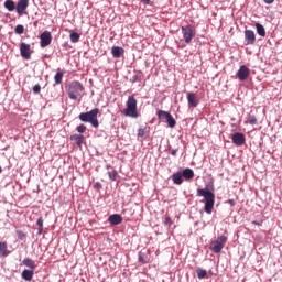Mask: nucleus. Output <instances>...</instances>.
<instances>
[{
    "label": "nucleus",
    "instance_id": "473e14b6",
    "mask_svg": "<svg viewBox=\"0 0 282 282\" xmlns=\"http://www.w3.org/2000/svg\"><path fill=\"white\" fill-rule=\"evenodd\" d=\"M164 225L169 226V228H171V226H173V220L171 219V217H165L164 219Z\"/></svg>",
    "mask_w": 282,
    "mask_h": 282
},
{
    "label": "nucleus",
    "instance_id": "4be33fe9",
    "mask_svg": "<svg viewBox=\"0 0 282 282\" xmlns=\"http://www.w3.org/2000/svg\"><path fill=\"white\" fill-rule=\"evenodd\" d=\"M70 140L76 142L77 147H83V142H85V137L80 134H73L70 135Z\"/></svg>",
    "mask_w": 282,
    "mask_h": 282
},
{
    "label": "nucleus",
    "instance_id": "1a4fd4ad",
    "mask_svg": "<svg viewBox=\"0 0 282 282\" xmlns=\"http://www.w3.org/2000/svg\"><path fill=\"white\" fill-rule=\"evenodd\" d=\"M52 44V33L50 31H44L40 35V45L41 47H47Z\"/></svg>",
    "mask_w": 282,
    "mask_h": 282
},
{
    "label": "nucleus",
    "instance_id": "9b49d317",
    "mask_svg": "<svg viewBox=\"0 0 282 282\" xmlns=\"http://www.w3.org/2000/svg\"><path fill=\"white\" fill-rule=\"evenodd\" d=\"M20 56L25 58V61H30V58H32V53H30V44L25 42L20 44Z\"/></svg>",
    "mask_w": 282,
    "mask_h": 282
},
{
    "label": "nucleus",
    "instance_id": "412c9836",
    "mask_svg": "<svg viewBox=\"0 0 282 282\" xmlns=\"http://www.w3.org/2000/svg\"><path fill=\"white\" fill-rule=\"evenodd\" d=\"M3 6L8 12H14L17 10V2L14 0H6Z\"/></svg>",
    "mask_w": 282,
    "mask_h": 282
},
{
    "label": "nucleus",
    "instance_id": "2eb2a0df",
    "mask_svg": "<svg viewBox=\"0 0 282 282\" xmlns=\"http://www.w3.org/2000/svg\"><path fill=\"white\" fill-rule=\"evenodd\" d=\"M108 221L111 226H120L122 224V216L120 214H112L108 217Z\"/></svg>",
    "mask_w": 282,
    "mask_h": 282
},
{
    "label": "nucleus",
    "instance_id": "423d86ee",
    "mask_svg": "<svg viewBox=\"0 0 282 282\" xmlns=\"http://www.w3.org/2000/svg\"><path fill=\"white\" fill-rule=\"evenodd\" d=\"M156 116H158L159 120H165L167 122V127H170V129L175 128V124H177V121H175V118H173V115H171L167 111L159 110L156 112Z\"/></svg>",
    "mask_w": 282,
    "mask_h": 282
},
{
    "label": "nucleus",
    "instance_id": "c756f323",
    "mask_svg": "<svg viewBox=\"0 0 282 282\" xmlns=\"http://www.w3.org/2000/svg\"><path fill=\"white\" fill-rule=\"evenodd\" d=\"M15 34H23V32H25V28L23 26V24H18L14 29Z\"/></svg>",
    "mask_w": 282,
    "mask_h": 282
},
{
    "label": "nucleus",
    "instance_id": "b1692460",
    "mask_svg": "<svg viewBox=\"0 0 282 282\" xmlns=\"http://www.w3.org/2000/svg\"><path fill=\"white\" fill-rule=\"evenodd\" d=\"M256 30H257V34H259V36H262V37L265 36V28L263 26V24L257 22Z\"/></svg>",
    "mask_w": 282,
    "mask_h": 282
},
{
    "label": "nucleus",
    "instance_id": "a878e982",
    "mask_svg": "<svg viewBox=\"0 0 282 282\" xmlns=\"http://www.w3.org/2000/svg\"><path fill=\"white\" fill-rule=\"evenodd\" d=\"M54 80H55L54 86L61 85V83H63V72H57L54 76Z\"/></svg>",
    "mask_w": 282,
    "mask_h": 282
},
{
    "label": "nucleus",
    "instance_id": "393cba45",
    "mask_svg": "<svg viewBox=\"0 0 282 282\" xmlns=\"http://www.w3.org/2000/svg\"><path fill=\"white\" fill-rule=\"evenodd\" d=\"M69 39H70V43H78V41H80V34L76 33L74 31H69Z\"/></svg>",
    "mask_w": 282,
    "mask_h": 282
},
{
    "label": "nucleus",
    "instance_id": "6ab92c4d",
    "mask_svg": "<svg viewBox=\"0 0 282 282\" xmlns=\"http://www.w3.org/2000/svg\"><path fill=\"white\" fill-rule=\"evenodd\" d=\"M10 254V250H8V242L0 241V259H3Z\"/></svg>",
    "mask_w": 282,
    "mask_h": 282
},
{
    "label": "nucleus",
    "instance_id": "aec40b11",
    "mask_svg": "<svg viewBox=\"0 0 282 282\" xmlns=\"http://www.w3.org/2000/svg\"><path fill=\"white\" fill-rule=\"evenodd\" d=\"M111 54H112L113 58H121L122 54H124V48H122L120 46H113L111 48Z\"/></svg>",
    "mask_w": 282,
    "mask_h": 282
},
{
    "label": "nucleus",
    "instance_id": "bb28decb",
    "mask_svg": "<svg viewBox=\"0 0 282 282\" xmlns=\"http://www.w3.org/2000/svg\"><path fill=\"white\" fill-rule=\"evenodd\" d=\"M140 80H142V72L138 70L135 73V75L132 76V78L130 79L131 83H140Z\"/></svg>",
    "mask_w": 282,
    "mask_h": 282
},
{
    "label": "nucleus",
    "instance_id": "7c9ffc66",
    "mask_svg": "<svg viewBox=\"0 0 282 282\" xmlns=\"http://www.w3.org/2000/svg\"><path fill=\"white\" fill-rule=\"evenodd\" d=\"M108 177L109 180H111V182H116V180L118 178V172L116 171L108 172Z\"/></svg>",
    "mask_w": 282,
    "mask_h": 282
},
{
    "label": "nucleus",
    "instance_id": "c9c22d12",
    "mask_svg": "<svg viewBox=\"0 0 282 282\" xmlns=\"http://www.w3.org/2000/svg\"><path fill=\"white\" fill-rule=\"evenodd\" d=\"M145 130H144V128H140L139 130H138V138H144V135H145Z\"/></svg>",
    "mask_w": 282,
    "mask_h": 282
},
{
    "label": "nucleus",
    "instance_id": "49530a36",
    "mask_svg": "<svg viewBox=\"0 0 282 282\" xmlns=\"http://www.w3.org/2000/svg\"><path fill=\"white\" fill-rule=\"evenodd\" d=\"M2 171H3V169H1V166H0V173H2Z\"/></svg>",
    "mask_w": 282,
    "mask_h": 282
},
{
    "label": "nucleus",
    "instance_id": "f704fd0d",
    "mask_svg": "<svg viewBox=\"0 0 282 282\" xmlns=\"http://www.w3.org/2000/svg\"><path fill=\"white\" fill-rule=\"evenodd\" d=\"M33 94H41V85L36 84L33 86Z\"/></svg>",
    "mask_w": 282,
    "mask_h": 282
},
{
    "label": "nucleus",
    "instance_id": "c85d7f7f",
    "mask_svg": "<svg viewBox=\"0 0 282 282\" xmlns=\"http://www.w3.org/2000/svg\"><path fill=\"white\" fill-rule=\"evenodd\" d=\"M139 261L140 263H149V258L143 252H139Z\"/></svg>",
    "mask_w": 282,
    "mask_h": 282
},
{
    "label": "nucleus",
    "instance_id": "4c0bfd02",
    "mask_svg": "<svg viewBox=\"0 0 282 282\" xmlns=\"http://www.w3.org/2000/svg\"><path fill=\"white\" fill-rule=\"evenodd\" d=\"M36 224H37L39 228H43V217L37 218Z\"/></svg>",
    "mask_w": 282,
    "mask_h": 282
},
{
    "label": "nucleus",
    "instance_id": "2f4dec72",
    "mask_svg": "<svg viewBox=\"0 0 282 282\" xmlns=\"http://www.w3.org/2000/svg\"><path fill=\"white\" fill-rule=\"evenodd\" d=\"M76 131L78 133H85L87 131V127L85 124H79L77 128H76Z\"/></svg>",
    "mask_w": 282,
    "mask_h": 282
},
{
    "label": "nucleus",
    "instance_id": "a211bd4d",
    "mask_svg": "<svg viewBox=\"0 0 282 282\" xmlns=\"http://www.w3.org/2000/svg\"><path fill=\"white\" fill-rule=\"evenodd\" d=\"M181 175H183V180L188 181V180H193V177H195V172L191 167H187L181 172Z\"/></svg>",
    "mask_w": 282,
    "mask_h": 282
},
{
    "label": "nucleus",
    "instance_id": "a18cd8bd",
    "mask_svg": "<svg viewBox=\"0 0 282 282\" xmlns=\"http://www.w3.org/2000/svg\"><path fill=\"white\" fill-rule=\"evenodd\" d=\"M106 169H107V170L111 169V165H106Z\"/></svg>",
    "mask_w": 282,
    "mask_h": 282
},
{
    "label": "nucleus",
    "instance_id": "f3484780",
    "mask_svg": "<svg viewBox=\"0 0 282 282\" xmlns=\"http://www.w3.org/2000/svg\"><path fill=\"white\" fill-rule=\"evenodd\" d=\"M21 278L24 281H32V279H34V269H24L21 273Z\"/></svg>",
    "mask_w": 282,
    "mask_h": 282
},
{
    "label": "nucleus",
    "instance_id": "39448f33",
    "mask_svg": "<svg viewBox=\"0 0 282 282\" xmlns=\"http://www.w3.org/2000/svg\"><path fill=\"white\" fill-rule=\"evenodd\" d=\"M227 241H228V237L219 236L216 240L210 241L209 250L214 252V254H219V252L224 250V247L226 246Z\"/></svg>",
    "mask_w": 282,
    "mask_h": 282
},
{
    "label": "nucleus",
    "instance_id": "79ce46f5",
    "mask_svg": "<svg viewBox=\"0 0 282 282\" xmlns=\"http://www.w3.org/2000/svg\"><path fill=\"white\" fill-rule=\"evenodd\" d=\"M37 235H43V227L37 228Z\"/></svg>",
    "mask_w": 282,
    "mask_h": 282
},
{
    "label": "nucleus",
    "instance_id": "20e7f679",
    "mask_svg": "<svg viewBox=\"0 0 282 282\" xmlns=\"http://www.w3.org/2000/svg\"><path fill=\"white\" fill-rule=\"evenodd\" d=\"M124 116L128 118H138V100L134 96H129L127 107L123 110Z\"/></svg>",
    "mask_w": 282,
    "mask_h": 282
},
{
    "label": "nucleus",
    "instance_id": "e433bc0d",
    "mask_svg": "<svg viewBox=\"0 0 282 282\" xmlns=\"http://www.w3.org/2000/svg\"><path fill=\"white\" fill-rule=\"evenodd\" d=\"M249 124H257V117L250 116L249 117Z\"/></svg>",
    "mask_w": 282,
    "mask_h": 282
},
{
    "label": "nucleus",
    "instance_id": "7ed1b4c3",
    "mask_svg": "<svg viewBox=\"0 0 282 282\" xmlns=\"http://www.w3.org/2000/svg\"><path fill=\"white\" fill-rule=\"evenodd\" d=\"M98 113H100V109L95 108L87 112H82L79 115V120L82 122H89L91 127H95V129H98L100 123L98 122Z\"/></svg>",
    "mask_w": 282,
    "mask_h": 282
},
{
    "label": "nucleus",
    "instance_id": "dca6fc26",
    "mask_svg": "<svg viewBox=\"0 0 282 282\" xmlns=\"http://www.w3.org/2000/svg\"><path fill=\"white\" fill-rule=\"evenodd\" d=\"M172 182L173 184H176V186H182V184H184V177L181 171L172 174Z\"/></svg>",
    "mask_w": 282,
    "mask_h": 282
},
{
    "label": "nucleus",
    "instance_id": "f8f14e48",
    "mask_svg": "<svg viewBox=\"0 0 282 282\" xmlns=\"http://www.w3.org/2000/svg\"><path fill=\"white\" fill-rule=\"evenodd\" d=\"M231 141L236 147H243L246 144V135L241 132H236L231 135Z\"/></svg>",
    "mask_w": 282,
    "mask_h": 282
},
{
    "label": "nucleus",
    "instance_id": "c03bdc74",
    "mask_svg": "<svg viewBox=\"0 0 282 282\" xmlns=\"http://www.w3.org/2000/svg\"><path fill=\"white\" fill-rule=\"evenodd\" d=\"M252 224H253L254 226H260V224H259L257 220H253Z\"/></svg>",
    "mask_w": 282,
    "mask_h": 282
},
{
    "label": "nucleus",
    "instance_id": "4468645a",
    "mask_svg": "<svg viewBox=\"0 0 282 282\" xmlns=\"http://www.w3.org/2000/svg\"><path fill=\"white\" fill-rule=\"evenodd\" d=\"M187 105L189 109H195L197 105H199V100L197 99V95H195V93H187Z\"/></svg>",
    "mask_w": 282,
    "mask_h": 282
},
{
    "label": "nucleus",
    "instance_id": "6e6552de",
    "mask_svg": "<svg viewBox=\"0 0 282 282\" xmlns=\"http://www.w3.org/2000/svg\"><path fill=\"white\" fill-rule=\"evenodd\" d=\"M181 32L183 34V39L185 43H191L193 41V37L195 36V33L193 32V26L186 25L181 28Z\"/></svg>",
    "mask_w": 282,
    "mask_h": 282
},
{
    "label": "nucleus",
    "instance_id": "ea45409f",
    "mask_svg": "<svg viewBox=\"0 0 282 282\" xmlns=\"http://www.w3.org/2000/svg\"><path fill=\"white\" fill-rule=\"evenodd\" d=\"M171 155H173L175 158V155H177V149L172 150Z\"/></svg>",
    "mask_w": 282,
    "mask_h": 282
},
{
    "label": "nucleus",
    "instance_id": "a19ab883",
    "mask_svg": "<svg viewBox=\"0 0 282 282\" xmlns=\"http://www.w3.org/2000/svg\"><path fill=\"white\" fill-rule=\"evenodd\" d=\"M227 204H229L230 206H235V199L227 200Z\"/></svg>",
    "mask_w": 282,
    "mask_h": 282
},
{
    "label": "nucleus",
    "instance_id": "5701e85b",
    "mask_svg": "<svg viewBox=\"0 0 282 282\" xmlns=\"http://www.w3.org/2000/svg\"><path fill=\"white\" fill-rule=\"evenodd\" d=\"M22 263L25 268H30V270H34L36 268V263L30 258H25Z\"/></svg>",
    "mask_w": 282,
    "mask_h": 282
},
{
    "label": "nucleus",
    "instance_id": "f03ea898",
    "mask_svg": "<svg viewBox=\"0 0 282 282\" xmlns=\"http://www.w3.org/2000/svg\"><path fill=\"white\" fill-rule=\"evenodd\" d=\"M66 91L70 100H78V98H83V91H85V86H83L80 82L75 80L66 87Z\"/></svg>",
    "mask_w": 282,
    "mask_h": 282
},
{
    "label": "nucleus",
    "instance_id": "72a5a7b5",
    "mask_svg": "<svg viewBox=\"0 0 282 282\" xmlns=\"http://www.w3.org/2000/svg\"><path fill=\"white\" fill-rule=\"evenodd\" d=\"M17 236H18V239H20L21 241H23V239H25V232H23L22 230H18L17 231Z\"/></svg>",
    "mask_w": 282,
    "mask_h": 282
},
{
    "label": "nucleus",
    "instance_id": "0eeeda50",
    "mask_svg": "<svg viewBox=\"0 0 282 282\" xmlns=\"http://www.w3.org/2000/svg\"><path fill=\"white\" fill-rule=\"evenodd\" d=\"M30 6V0H19L15 4V12L19 17H23V14H28L26 10Z\"/></svg>",
    "mask_w": 282,
    "mask_h": 282
},
{
    "label": "nucleus",
    "instance_id": "f257e3e1",
    "mask_svg": "<svg viewBox=\"0 0 282 282\" xmlns=\"http://www.w3.org/2000/svg\"><path fill=\"white\" fill-rule=\"evenodd\" d=\"M197 196L204 197L205 199L204 210L207 215H212L213 208H215V193L210 192V189H207V188H198Z\"/></svg>",
    "mask_w": 282,
    "mask_h": 282
},
{
    "label": "nucleus",
    "instance_id": "cd10ccee",
    "mask_svg": "<svg viewBox=\"0 0 282 282\" xmlns=\"http://www.w3.org/2000/svg\"><path fill=\"white\" fill-rule=\"evenodd\" d=\"M196 274L198 279H206V274H208V272L202 268H197Z\"/></svg>",
    "mask_w": 282,
    "mask_h": 282
},
{
    "label": "nucleus",
    "instance_id": "37998d69",
    "mask_svg": "<svg viewBox=\"0 0 282 282\" xmlns=\"http://www.w3.org/2000/svg\"><path fill=\"white\" fill-rule=\"evenodd\" d=\"M265 3H267V6H271V3L274 1V0H263Z\"/></svg>",
    "mask_w": 282,
    "mask_h": 282
},
{
    "label": "nucleus",
    "instance_id": "58836bf2",
    "mask_svg": "<svg viewBox=\"0 0 282 282\" xmlns=\"http://www.w3.org/2000/svg\"><path fill=\"white\" fill-rule=\"evenodd\" d=\"M141 3H144L145 6H151V0H139Z\"/></svg>",
    "mask_w": 282,
    "mask_h": 282
},
{
    "label": "nucleus",
    "instance_id": "9d476101",
    "mask_svg": "<svg viewBox=\"0 0 282 282\" xmlns=\"http://www.w3.org/2000/svg\"><path fill=\"white\" fill-rule=\"evenodd\" d=\"M249 77H250V68H248L246 65H241L237 72L238 80L240 82L248 80Z\"/></svg>",
    "mask_w": 282,
    "mask_h": 282
},
{
    "label": "nucleus",
    "instance_id": "ddd939ff",
    "mask_svg": "<svg viewBox=\"0 0 282 282\" xmlns=\"http://www.w3.org/2000/svg\"><path fill=\"white\" fill-rule=\"evenodd\" d=\"M245 41H246V45H254V43H257V35H254V31L246 30Z\"/></svg>",
    "mask_w": 282,
    "mask_h": 282
}]
</instances>
